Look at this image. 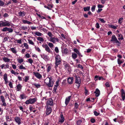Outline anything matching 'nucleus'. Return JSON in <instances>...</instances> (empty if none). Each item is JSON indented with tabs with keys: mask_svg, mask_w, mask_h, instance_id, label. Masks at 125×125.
<instances>
[{
	"mask_svg": "<svg viewBox=\"0 0 125 125\" xmlns=\"http://www.w3.org/2000/svg\"><path fill=\"white\" fill-rule=\"evenodd\" d=\"M34 75L38 78L40 79L42 77V75L39 73L37 72H33Z\"/></svg>",
	"mask_w": 125,
	"mask_h": 125,
	"instance_id": "4468645a",
	"label": "nucleus"
},
{
	"mask_svg": "<svg viewBox=\"0 0 125 125\" xmlns=\"http://www.w3.org/2000/svg\"><path fill=\"white\" fill-rule=\"evenodd\" d=\"M17 61L18 62L20 63H21L23 62V60L22 59H17Z\"/></svg>",
	"mask_w": 125,
	"mask_h": 125,
	"instance_id": "a18cd8bd",
	"label": "nucleus"
},
{
	"mask_svg": "<svg viewBox=\"0 0 125 125\" xmlns=\"http://www.w3.org/2000/svg\"><path fill=\"white\" fill-rule=\"evenodd\" d=\"M73 77H69L67 79V81L68 83L72 84L73 83Z\"/></svg>",
	"mask_w": 125,
	"mask_h": 125,
	"instance_id": "dca6fc26",
	"label": "nucleus"
},
{
	"mask_svg": "<svg viewBox=\"0 0 125 125\" xmlns=\"http://www.w3.org/2000/svg\"><path fill=\"white\" fill-rule=\"evenodd\" d=\"M22 22L24 24L27 23L28 24H30L32 23V22H31L26 20H22Z\"/></svg>",
	"mask_w": 125,
	"mask_h": 125,
	"instance_id": "393cba45",
	"label": "nucleus"
},
{
	"mask_svg": "<svg viewBox=\"0 0 125 125\" xmlns=\"http://www.w3.org/2000/svg\"><path fill=\"white\" fill-rule=\"evenodd\" d=\"M109 26L110 27V28H113V29H116V26L114 25H109Z\"/></svg>",
	"mask_w": 125,
	"mask_h": 125,
	"instance_id": "603ef678",
	"label": "nucleus"
},
{
	"mask_svg": "<svg viewBox=\"0 0 125 125\" xmlns=\"http://www.w3.org/2000/svg\"><path fill=\"white\" fill-rule=\"evenodd\" d=\"M45 108L46 109V114L47 115L49 114L52 111V109L51 107L48 105H46L45 106Z\"/></svg>",
	"mask_w": 125,
	"mask_h": 125,
	"instance_id": "0eeeda50",
	"label": "nucleus"
},
{
	"mask_svg": "<svg viewBox=\"0 0 125 125\" xmlns=\"http://www.w3.org/2000/svg\"><path fill=\"white\" fill-rule=\"evenodd\" d=\"M95 26L97 28H99L100 27V26L99 23H96Z\"/></svg>",
	"mask_w": 125,
	"mask_h": 125,
	"instance_id": "69168bd1",
	"label": "nucleus"
},
{
	"mask_svg": "<svg viewBox=\"0 0 125 125\" xmlns=\"http://www.w3.org/2000/svg\"><path fill=\"white\" fill-rule=\"evenodd\" d=\"M12 66L13 68L14 69H15L16 68V66L14 64H12Z\"/></svg>",
	"mask_w": 125,
	"mask_h": 125,
	"instance_id": "774afa93",
	"label": "nucleus"
},
{
	"mask_svg": "<svg viewBox=\"0 0 125 125\" xmlns=\"http://www.w3.org/2000/svg\"><path fill=\"white\" fill-rule=\"evenodd\" d=\"M74 108H77L78 106V104L77 103H75L74 104Z\"/></svg>",
	"mask_w": 125,
	"mask_h": 125,
	"instance_id": "6e6d98bb",
	"label": "nucleus"
},
{
	"mask_svg": "<svg viewBox=\"0 0 125 125\" xmlns=\"http://www.w3.org/2000/svg\"><path fill=\"white\" fill-rule=\"evenodd\" d=\"M54 81L51 77L47 78L45 80V83L49 87H52L53 85Z\"/></svg>",
	"mask_w": 125,
	"mask_h": 125,
	"instance_id": "f257e3e1",
	"label": "nucleus"
},
{
	"mask_svg": "<svg viewBox=\"0 0 125 125\" xmlns=\"http://www.w3.org/2000/svg\"><path fill=\"white\" fill-rule=\"evenodd\" d=\"M34 34L36 35L39 36H41L43 35V34L42 33L38 31H36Z\"/></svg>",
	"mask_w": 125,
	"mask_h": 125,
	"instance_id": "b1692460",
	"label": "nucleus"
},
{
	"mask_svg": "<svg viewBox=\"0 0 125 125\" xmlns=\"http://www.w3.org/2000/svg\"><path fill=\"white\" fill-rule=\"evenodd\" d=\"M6 119L7 121H10V119L9 116H6Z\"/></svg>",
	"mask_w": 125,
	"mask_h": 125,
	"instance_id": "338daca9",
	"label": "nucleus"
},
{
	"mask_svg": "<svg viewBox=\"0 0 125 125\" xmlns=\"http://www.w3.org/2000/svg\"><path fill=\"white\" fill-rule=\"evenodd\" d=\"M28 41L29 43L32 45H34V43L30 39H28Z\"/></svg>",
	"mask_w": 125,
	"mask_h": 125,
	"instance_id": "c03bdc74",
	"label": "nucleus"
},
{
	"mask_svg": "<svg viewBox=\"0 0 125 125\" xmlns=\"http://www.w3.org/2000/svg\"><path fill=\"white\" fill-rule=\"evenodd\" d=\"M64 120V118L63 116V115L61 114L60 115V118L59 119V121L61 123L63 122Z\"/></svg>",
	"mask_w": 125,
	"mask_h": 125,
	"instance_id": "6ab92c4d",
	"label": "nucleus"
},
{
	"mask_svg": "<svg viewBox=\"0 0 125 125\" xmlns=\"http://www.w3.org/2000/svg\"><path fill=\"white\" fill-rule=\"evenodd\" d=\"M73 51L79 55H80L81 53H80L79 51L76 48L74 49H73Z\"/></svg>",
	"mask_w": 125,
	"mask_h": 125,
	"instance_id": "c756f323",
	"label": "nucleus"
},
{
	"mask_svg": "<svg viewBox=\"0 0 125 125\" xmlns=\"http://www.w3.org/2000/svg\"><path fill=\"white\" fill-rule=\"evenodd\" d=\"M63 65L64 67V68L66 70H67L68 71H69V69L70 68V66L69 64L66 63L65 62L63 63Z\"/></svg>",
	"mask_w": 125,
	"mask_h": 125,
	"instance_id": "ddd939ff",
	"label": "nucleus"
},
{
	"mask_svg": "<svg viewBox=\"0 0 125 125\" xmlns=\"http://www.w3.org/2000/svg\"><path fill=\"white\" fill-rule=\"evenodd\" d=\"M15 41L18 43L21 44L22 43V40L21 39L16 40Z\"/></svg>",
	"mask_w": 125,
	"mask_h": 125,
	"instance_id": "49530a36",
	"label": "nucleus"
},
{
	"mask_svg": "<svg viewBox=\"0 0 125 125\" xmlns=\"http://www.w3.org/2000/svg\"><path fill=\"white\" fill-rule=\"evenodd\" d=\"M17 91H19L21 89L22 87V86L20 84H18L17 86Z\"/></svg>",
	"mask_w": 125,
	"mask_h": 125,
	"instance_id": "c85d7f7f",
	"label": "nucleus"
},
{
	"mask_svg": "<svg viewBox=\"0 0 125 125\" xmlns=\"http://www.w3.org/2000/svg\"><path fill=\"white\" fill-rule=\"evenodd\" d=\"M95 7V6L94 5L92 7L91 10L93 12L94 11Z\"/></svg>",
	"mask_w": 125,
	"mask_h": 125,
	"instance_id": "bf43d9fd",
	"label": "nucleus"
},
{
	"mask_svg": "<svg viewBox=\"0 0 125 125\" xmlns=\"http://www.w3.org/2000/svg\"><path fill=\"white\" fill-rule=\"evenodd\" d=\"M11 73L13 74L14 75L16 74V72H15L13 70H11Z\"/></svg>",
	"mask_w": 125,
	"mask_h": 125,
	"instance_id": "0e129e2a",
	"label": "nucleus"
},
{
	"mask_svg": "<svg viewBox=\"0 0 125 125\" xmlns=\"http://www.w3.org/2000/svg\"><path fill=\"white\" fill-rule=\"evenodd\" d=\"M94 114L96 116H98L99 115L100 113H99L97 112L96 111H94Z\"/></svg>",
	"mask_w": 125,
	"mask_h": 125,
	"instance_id": "4d7b16f0",
	"label": "nucleus"
},
{
	"mask_svg": "<svg viewBox=\"0 0 125 125\" xmlns=\"http://www.w3.org/2000/svg\"><path fill=\"white\" fill-rule=\"evenodd\" d=\"M71 96H69L66 99L65 103L66 105H67L69 102L71 98Z\"/></svg>",
	"mask_w": 125,
	"mask_h": 125,
	"instance_id": "4be33fe9",
	"label": "nucleus"
},
{
	"mask_svg": "<svg viewBox=\"0 0 125 125\" xmlns=\"http://www.w3.org/2000/svg\"><path fill=\"white\" fill-rule=\"evenodd\" d=\"M21 29L22 30H23L25 31L27 30L28 29L27 27L26 26H21Z\"/></svg>",
	"mask_w": 125,
	"mask_h": 125,
	"instance_id": "58836bf2",
	"label": "nucleus"
},
{
	"mask_svg": "<svg viewBox=\"0 0 125 125\" xmlns=\"http://www.w3.org/2000/svg\"><path fill=\"white\" fill-rule=\"evenodd\" d=\"M55 67H57L58 65L61 63V61L60 57L58 54H56L55 56Z\"/></svg>",
	"mask_w": 125,
	"mask_h": 125,
	"instance_id": "f03ea898",
	"label": "nucleus"
},
{
	"mask_svg": "<svg viewBox=\"0 0 125 125\" xmlns=\"http://www.w3.org/2000/svg\"><path fill=\"white\" fill-rule=\"evenodd\" d=\"M5 5V3L1 0H0V6H3Z\"/></svg>",
	"mask_w": 125,
	"mask_h": 125,
	"instance_id": "4c0bfd02",
	"label": "nucleus"
},
{
	"mask_svg": "<svg viewBox=\"0 0 125 125\" xmlns=\"http://www.w3.org/2000/svg\"><path fill=\"white\" fill-rule=\"evenodd\" d=\"M9 64L8 63H6L5 65L3 64L1 65L0 66V67L2 69H6L9 68Z\"/></svg>",
	"mask_w": 125,
	"mask_h": 125,
	"instance_id": "2eb2a0df",
	"label": "nucleus"
},
{
	"mask_svg": "<svg viewBox=\"0 0 125 125\" xmlns=\"http://www.w3.org/2000/svg\"><path fill=\"white\" fill-rule=\"evenodd\" d=\"M82 121L81 120H79L77 122V125H79L82 123Z\"/></svg>",
	"mask_w": 125,
	"mask_h": 125,
	"instance_id": "864d4df0",
	"label": "nucleus"
},
{
	"mask_svg": "<svg viewBox=\"0 0 125 125\" xmlns=\"http://www.w3.org/2000/svg\"><path fill=\"white\" fill-rule=\"evenodd\" d=\"M35 48L36 50L38 52H41V50L39 47L35 46Z\"/></svg>",
	"mask_w": 125,
	"mask_h": 125,
	"instance_id": "3c124183",
	"label": "nucleus"
},
{
	"mask_svg": "<svg viewBox=\"0 0 125 125\" xmlns=\"http://www.w3.org/2000/svg\"><path fill=\"white\" fill-rule=\"evenodd\" d=\"M52 67L51 66H49L47 69V71L48 72H49L51 69Z\"/></svg>",
	"mask_w": 125,
	"mask_h": 125,
	"instance_id": "8fccbe9b",
	"label": "nucleus"
},
{
	"mask_svg": "<svg viewBox=\"0 0 125 125\" xmlns=\"http://www.w3.org/2000/svg\"><path fill=\"white\" fill-rule=\"evenodd\" d=\"M90 7H85L83 8L84 10L85 11H89L90 10Z\"/></svg>",
	"mask_w": 125,
	"mask_h": 125,
	"instance_id": "ea45409f",
	"label": "nucleus"
},
{
	"mask_svg": "<svg viewBox=\"0 0 125 125\" xmlns=\"http://www.w3.org/2000/svg\"><path fill=\"white\" fill-rule=\"evenodd\" d=\"M49 40L54 44L56 43V42H58L59 41V40L58 38L54 37H52L50 38Z\"/></svg>",
	"mask_w": 125,
	"mask_h": 125,
	"instance_id": "6e6552de",
	"label": "nucleus"
},
{
	"mask_svg": "<svg viewBox=\"0 0 125 125\" xmlns=\"http://www.w3.org/2000/svg\"><path fill=\"white\" fill-rule=\"evenodd\" d=\"M14 120L19 125L21 124V120L19 117L16 116L14 118Z\"/></svg>",
	"mask_w": 125,
	"mask_h": 125,
	"instance_id": "1a4fd4ad",
	"label": "nucleus"
},
{
	"mask_svg": "<svg viewBox=\"0 0 125 125\" xmlns=\"http://www.w3.org/2000/svg\"><path fill=\"white\" fill-rule=\"evenodd\" d=\"M105 84L107 87H109L110 86V85L108 82L106 83Z\"/></svg>",
	"mask_w": 125,
	"mask_h": 125,
	"instance_id": "e2e57ef3",
	"label": "nucleus"
},
{
	"mask_svg": "<svg viewBox=\"0 0 125 125\" xmlns=\"http://www.w3.org/2000/svg\"><path fill=\"white\" fill-rule=\"evenodd\" d=\"M117 62L118 64L119 65H120L121 63H123L124 61H122V60H121L119 58H118L117 60Z\"/></svg>",
	"mask_w": 125,
	"mask_h": 125,
	"instance_id": "7c9ffc66",
	"label": "nucleus"
},
{
	"mask_svg": "<svg viewBox=\"0 0 125 125\" xmlns=\"http://www.w3.org/2000/svg\"><path fill=\"white\" fill-rule=\"evenodd\" d=\"M54 51L57 53H58L59 52V50L58 48L57 47H56L55 48Z\"/></svg>",
	"mask_w": 125,
	"mask_h": 125,
	"instance_id": "de8ad7c7",
	"label": "nucleus"
},
{
	"mask_svg": "<svg viewBox=\"0 0 125 125\" xmlns=\"http://www.w3.org/2000/svg\"><path fill=\"white\" fill-rule=\"evenodd\" d=\"M95 93V96L96 97L98 96L100 94V91L98 89H96V91L94 92Z\"/></svg>",
	"mask_w": 125,
	"mask_h": 125,
	"instance_id": "412c9836",
	"label": "nucleus"
},
{
	"mask_svg": "<svg viewBox=\"0 0 125 125\" xmlns=\"http://www.w3.org/2000/svg\"><path fill=\"white\" fill-rule=\"evenodd\" d=\"M41 57L44 60H48V57L47 55L43 54L42 55H41Z\"/></svg>",
	"mask_w": 125,
	"mask_h": 125,
	"instance_id": "a878e982",
	"label": "nucleus"
},
{
	"mask_svg": "<svg viewBox=\"0 0 125 125\" xmlns=\"http://www.w3.org/2000/svg\"><path fill=\"white\" fill-rule=\"evenodd\" d=\"M11 51L12 52L14 53H16L17 52V51H16L15 49L14 48H12L10 49Z\"/></svg>",
	"mask_w": 125,
	"mask_h": 125,
	"instance_id": "f704fd0d",
	"label": "nucleus"
},
{
	"mask_svg": "<svg viewBox=\"0 0 125 125\" xmlns=\"http://www.w3.org/2000/svg\"><path fill=\"white\" fill-rule=\"evenodd\" d=\"M3 60L5 62H9L10 61V59L5 57L3 58Z\"/></svg>",
	"mask_w": 125,
	"mask_h": 125,
	"instance_id": "cd10ccee",
	"label": "nucleus"
},
{
	"mask_svg": "<svg viewBox=\"0 0 125 125\" xmlns=\"http://www.w3.org/2000/svg\"><path fill=\"white\" fill-rule=\"evenodd\" d=\"M21 98V99H23L24 98H26V96L24 94H22L20 95V96Z\"/></svg>",
	"mask_w": 125,
	"mask_h": 125,
	"instance_id": "79ce46f5",
	"label": "nucleus"
},
{
	"mask_svg": "<svg viewBox=\"0 0 125 125\" xmlns=\"http://www.w3.org/2000/svg\"><path fill=\"white\" fill-rule=\"evenodd\" d=\"M28 61L31 64H32L33 62V60L31 59H29L28 60Z\"/></svg>",
	"mask_w": 125,
	"mask_h": 125,
	"instance_id": "5fc2aeb1",
	"label": "nucleus"
},
{
	"mask_svg": "<svg viewBox=\"0 0 125 125\" xmlns=\"http://www.w3.org/2000/svg\"><path fill=\"white\" fill-rule=\"evenodd\" d=\"M23 45H24V47H25V48L26 49H29V45L27 43H24L23 44Z\"/></svg>",
	"mask_w": 125,
	"mask_h": 125,
	"instance_id": "c9c22d12",
	"label": "nucleus"
},
{
	"mask_svg": "<svg viewBox=\"0 0 125 125\" xmlns=\"http://www.w3.org/2000/svg\"><path fill=\"white\" fill-rule=\"evenodd\" d=\"M75 83L78 88L81 83V79L79 77L77 76H75Z\"/></svg>",
	"mask_w": 125,
	"mask_h": 125,
	"instance_id": "39448f33",
	"label": "nucleus"
},
{
	"mask_svg": "<svg viewBox=\"0 0 125 125\" xmlns=\"http://www.w3.org/2000/svg\"><path fill=\"white\" fill-rule=\"evenodd\" d=\"M26 14L24 12L19 11L18 13V15L20 17H23Z\"/></svg>",
	"mask_w": 125,
	"mask_h": 125,
	"instance_id": "f3484780",
	"label": "nucleus"
},
{
	"mask_svg": "<svg viewBox=\"0 0 125 125\" xmlns=\"http://www.w3.org/2000/svg\"><path fill=\"white\" fill-rule=\"evenodd\" d=\"M72 57L73 59H75L77 57V55L76 54L74 53H72Z\"/></svg>",
	"mask_w": 125,
	"mask_h": 125,
	"instance_id": "bb28decb",
	"label": "nucleus"
},
{
	"mask_svg": "<svg viewBox=\"0 0 125 125\" xmlns=\"http://www.w3.org/2000/svg\"><path fill=\"white\" fill-rule=\"evenodd\" d=\"M53 103L52 100L51 99H49L47 101L46 105H52L53 104Z\"/></svg>",
	"mask_w": 125,
	"mask_h": 125,
	"instance_id": "a211bd4d",
	"label": "nucleus"
},
{
	"mask_svg": "<svg viewBox=\"0 0 125 125\" xmlns=\"http://www.w3.org/2000/svg\"><path fill=\"white\" fill-rule=\"evenodd\" d=\"M10 25V22L8 21L4 22L3 21H0V27L9 26Z\"/></svg>",
	"mask_w": 125,
	"mask_h": 125,
	"instance_id": "20e7f679",
	"label": "nucleus"
},
{
	"mask_svg": "<svg viewBox=\"0 0 125 125\" xmlns=\"http://www.w3.org/2000/svg\"><path fill=\"white\" fill-rule=\"evenodd\" d=\"M37 40L39 41L42 42L44 41V39L42 37H38L37 38Z\"/></svg>",
	"mask_w": 125,
	"mask_h": 125,
	"instance_id": "72a5a7b5",
	"label": "nucleus"
},
{
	"mask_svg": "<svg viewBox=\"0 0 125 125\" xmlns=\"http://www.w3.org/2000/svg\"><path fill=\"white\" fill-rule=\"evenodd\" d=\"M0 97L1 101L3 103L2 105L6 106L7 105V104L6 103L5 100L4 96L2 95L0 96Z\"/></svg>",
	"mask_w": 125,
	"mask_h": 125,
	"instance_id": "9b49d317",
	"label": "nucleus"
},
{
	"mask_svg": "<svg viewBox=\"0 0 125 125\" xmlns=\"http://www.w3.org/2000/svg\"><path fill=\"white\" fill-rule=\"evenodd\" d=\"M111 41H113L115 42L116 43H118L120 44V42L118 41L115 35H113L112 36Z\"/></svg>",
	"mask_w": 125,
	"mask_h": 125,
	"instance_id": "f8f14e48",
	"label": "nucleus"
},
{
	"mask_svg": "<svg viewBox=\"0 0 125 125\" xmlns=\"http://www.w3.org/2000/svg\"><path fill=\"white\" fill-rule=\"evenodd\" d=\"M37 98H30L27 100L25 102V104H32L34 103L37 101Z\"/></svg>",
	"mask_w": 125,
	"mask_h": 125,
	"instance_id": "7ed1b4c3",
	"label": "nucleus"
},
{
	"mask_svg": "<svg viewBox=\"0 0 125 125\" xmlns=\"http://www.w3.org/2000/svg\"><path fill=\"white\" fill-rule=\"evenodd\" d=\"M47 43L48 46L51 49L53 48L54 45L51 42H47Z\"/></svg>",
	"mask_w": 125,
	"mask_h": 125,
	"instance_id": "5701e85b",
	"label": "nucleus"
},
{
	"mask_svg": "<svg viewBox=\"0 0 125 125\" xmlns=\"http://www.w3.org/2000/svg\"><path fill=\"white\" fill-rule=\"evenodd\" d=\"M19 68L20 69L26 70V68L22 65H21L19 67Z\"/></svg>",
	"mask_w": 125,
	"mask_h": 125,
	"instance_id": "37998d69",
	"label": "nucleus"
},
{
	"mask_svg": "<svg viewBox=\"0 0 125 125\" xmlns=\"http://www.w3.org/2000/svg\"><path fill=\"white\" fill-rule=\"evenodd\" d=\"M123 20V18H121L119 19L118 20V22L120 24H121L122 22V21Z\"/></svg>",
	"mask_w": 125,
	"mask_h": 125,
	"instance_id": "09e8293b",
	"label": "nucleus"
},
{
	"mask_svg": "<svg viewBox=\"0 0 125 125\" xmlns=\"http://www.w3.org/2000/svg\"><path fill=\"white\" fill-rule=\"evenodd\" d=\"M122 99L124 100L125 98V93L124 94H122Z\"/></svg>",
	"mask_w": 125,
	"mask_h": 125,
	"instance_id": "052dcab7",
	"label": "nucleus"
},
{
	"mask_svg": "<svg viewBox=\"0 0 125 125\" xmlns=\"http://www.w3.org/2000/svg\"><path fill=\"white\" fill-rule=\"evenodd\" d=\"M30 77L29 76H26L25 77L24 80L25 82H27L29 79Z\"/></svg>",
	"mask_w": 125,
	"mask_h": 125,
	"instance_id": "473e14b6",
	"label": "nucleus"
},
{
	"mask_svg": "<svg viewBox=\"0 0 125 125\" xmlns=\"http://www.w3.org/2000/svg\"><path fill=\"white\" fill-rule=\"evenodd\" d=\"M32 85L38 88H40L41 86L40 84L38 83H34Z\"/></svg>",
	"mask_w": 125,
	"mask_h": 125,
	"instance_id": "2f4dec72",
	"label": "nucleus"
},
{
	"mask_svg": "<svg viewBox=\"0 0 125 125\" xmlns=\"http://www.w3.org/2000/svg\"><path fill=\"white\" fill-rule=\"evenodd\" d=\"M47 34L48 36L50 37V38L53 37V35L52 33L50 32H48L47 33Z\"/></svg>",
	"mask_w": 125,
	"mask_h": 125,
	"instance_id": "e433bc0d",
	"label": "nucleus"
},
{
	"mask_svg": "<svg viewBox=\"0 0 125 125\" xmlns=\"http://www.w3.org/2000/svg\"><path fill=\"white\" fill-rule=\"evenodd\" d=\"M99 20L101 21L103 23H104L105 21L104 20V19H102L101 18H100L99 19Z\"/></svg>",
	"mask_w": 125,
	"mask_h": 125,
	"instance_id": "13d9d810",
	"label": "nucleus"
},
{
	"mask_svg": "<svg viewBox=\"0 0 125 125\" xmlns=\"http://www.w3.org/2000/svg\"><path fill=\"white\" fill-rule=\"evenodd\" d=\"M42 47L45 49V50L49 53H51L52 52L51 51L50 47L46 44H43Z\"/></svg>",
	"mask_w": 125,
	"mask_h": 125,
	"instance_id": "423d86ee",
	"label": "nucleus"
},
{
	"mask_svg": "<svg viewBox=\"0 0 125 125\" xmlns=\"http://www.w3.org/2000/svg\"><path fill=\"white\" fill-rule=\"evenodd\" d=\"M3 79L5 81V83L7 84L8 83V81L7 78V75L6 73H5L4 74Z\"/></svg>",
	"mask_w": 125,
	"mask_h": 125,
	"instance_id": "aec40b11",
	"label": "nucleus"
},
{
	"mask_svg": "<svg viewBox=\"0 0 125 125\" xmlns=\"http://www.w3.org/2000/svg\"><path fill=\"white\" fill-rule=\"evenodd\" d=\"M1 31H8L9 32H13V30L11 28H8L7 27H5L3 28L1 30Z\"/></svg>",
	"mask_w": 125,
	"mask_h": 125,
	"instance_id": "9d476101",
	"label": "nucleus"
},
{
	"mask_svg": "<svg viewBox=\"0 0 125 125\" xmlns=\"http://www.w3.org/2000/svg\"><path fill=\"white\" fill-rule=\"evenodd\" d=\"M68 52V50L66 48L64 49L63 52L65 54H67Z\"/></svg>",
	"mask_w": 125,
	"mask_h": 125,
	"instance_id": "a19ab883",
	"label": "nucleus"
},
{
	"mask_svg": "<svg viewBox=\"0 0 125 125\" xmlns=\"http://www.w3.org/2000/svg\"><path fill=\"white\" fill-rule=\"evenodd\" d=\"M9 85L10 88H12L13 87L12 84V83L11 82H9Z\"/></svg>",
	"mask_w": 125,
	"mask_h": 125,
	"instance_id": "680f3d73",
	"label": "nucleus"
}]
</instances>
